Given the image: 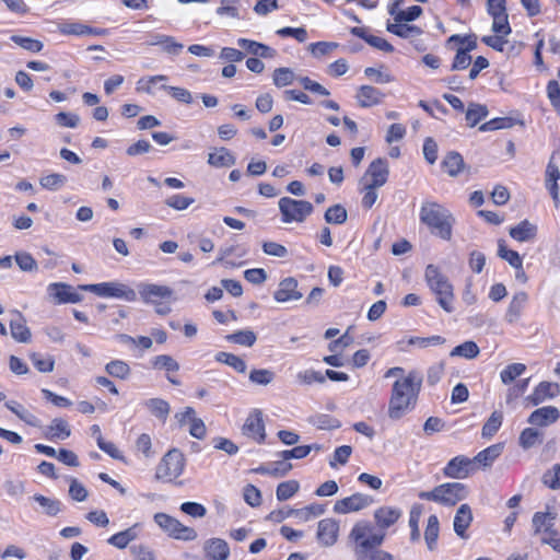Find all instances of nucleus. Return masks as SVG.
I'll return each mask as SVG.
<instances>
[{"label":"nucleus","mask_w":560,"mask_h":560,"mask_svg":"<svg viewBox=\"0 0 560 560\" xmlns=\"http://www.w3.org/2000/svg\"><path fill=\"white\" fill-rule=\"evenodd\" d=\"M421 383L422 377L416 371L395 381L388 404L390 419L398 420L415 407Z\"/></svg>","instance_id":"f257e3e1"},{"label":"nucleus","mask_w":560,"mask_h":560,"mask_svg":"<svg viewBox=\"0 0 560 560\" xmlns=\"http://www.w3.org/2000/svg\"><path fill=\"white\" fill-rule=\"evenodd\" d=\"M419 218L433 235L444 241L452 238L455 219L444 206L433 201H425L420 208Z\"/></svg>","instance_id":"f03ea898"},{"label":"nucleus","mask_w":560,"mask_h":560,"mask_svg":"<svg viewBox=\"0 0 560 560\" xmlns=\"http://www.w3.org/2000/svg\"><path fill=\"white\" fill-rule=\"evenodd\" d=\"M349 539L353 542L355 557L364 556L365 552L378 548L383 544L385 532L378 530L366 521H360L353 525Z\"/></svg>","instance_id":"7ed1b4c3"},{"label":"nucleus","mask_w":560,"mask_h":560,"mask_svg":"<svg viewBox=\"0 0 560 560\" xmlns=\"http://www.w3.org/2000/svg\"><path fill=\"white\" fill-rule=\"evenodd\" d=\"M425 281L432 292L436 295L439 305L447 313L454 311L453 285L435 265H428L424 272Z\"/></svg>","instance_id":"20e7f679"},{"label":"nucleus","mask_w":560,"mask_h":560,"mask_svg":"<svg viewBox=\"0 0 560 560\" xmlns=\"http://www.w3.org/2000/svg\"><path fill=\"white\" fill-rule=\"evenodd\" d=\"M186 458L182 451H167L155 467L154 478L158 481L173 483L184 474Z\"/></svg>","instance_id":"39448f33"},{"label":"nucleus","mask_w":560,"mask_h":560,"mask_svg":"<svg viewBox=\"0 0 560 560\" xmlns=\"http://www.w3.org/2000/svg\"><path fill=\"white\" fill-rule=\"evenodd\" d=\"M468 494L467 487L460 482H446L435 487L431 491H422L419 498L422 500L433 501L443 505H455L464 500Z\"/></svg>","instance_id":"423d86ee"},{"label":"nucleus","mask_w":560,"mask_h":560,"mask_svg":"<svg viewBox=\"0 0 560 560\" xmlns=\"http://www.w3.org/2000/svg\"><path fill=\"white\" fill-rule=\"evenodd\" d=\"M78 289L92 292L101 298H115L127 302H135L137 300V292L129 285L118 281L81 284Z\"/></svg>","instance_id":"0eeeda50"},{"label":"nucleus","mask_w":560,"mask_h":560,"mask_svg":"<svg viewBox=\"0 0 560 560\" xmlns=\"http://www.w3.org/2000/svg\"><path fill=\"white\" fill-rule=\"evenodd\" d=\"M281 221L283 223H302L313 213L314 207L310 201L282 197L278 201Z\"/></svg>","instance_id":"6e6552de"},{"label":"nucleus","mask_w":560,"mask_h":560,"mask_svg":"<svg viewBox=\"0 0 560 560\" xmlns=\"http://www.w3.org/2000/svg\"><path fill=\"white\" fill-rule=\"evenodd\" d=\"M154 522L162 530L174 539L191 541L198 536L197 532L192 527L182 524L177 518L166 513H156L154 515Z\"/></svg>","instance_id":"1a4fd4ad"},{"label":"nucleus","mask_w":560,"mask_h":560,"mask_svg":"<svg viewBox=\"0 0 560 560\" xmlns=\"http://www.w3.org/2000/svg\"><path fill=\"white\" fill-rule=\"evenodd\" d=\"M137 289L145 304L154 305L161 301H174L173 290L167 285L141 282L137 285Z\"/></svg>","instance_id":"9d476101"},{"label":"nucleus","mask_w":560,"mask_h":560,"mask_svg":"<svg viewBox=\"0 0 560 560\" xmlns=\"http://www.w3.org/2000/svg\"><path fill=\"white\" fill-rule=\"evenodd\" d=\"M47 293L56 304L80 303L83 299L77 290L63 282L48 284Z\"/></svg>","instance_id":"9b49d317"},{"label":"nucleus","mask_w":560,"mask_h":560,"mask_svg":"<svg viewBox=\"0 0 560 560\" xmlns=\"http://www.w3.org/2000/svg\"><path fill=\"white\" fill-rule=\"evenodd\" d=\"M242 433L257 443H262L265 441L266 432L261 410L254 409L248 415L242 427Z\"/></svg>","instance_id":"f8f14e48"},{"label":"nucleus","mask_w":560,"mask_h":560,"mask_svg":"<svg viewBox=\"0 0 560 560\" xmlns=\"http://www.w3.org/2000/svg\"><path fill=\"white\" fill-rule=\"evenodd\" d=\"M373 503L372 497L363 493H354L350 497L336 501L334 512L338 514H348L359 512Z\"/></svg>","instance_id":"ddd939ff"},{"label":"nucleus","mask_w":560,"mask_h":560,"mask_svg":"<svg viewBox=\"0 0 560 560\" xmlns=\"http://www.w3.org/2000/svg\"><path fill=\"white\" fill-rule=\"evenodd\" d=\"M475 466L474 460L459 455L452 458L443 469V474L453 479H463L474 472Z\"/></svg>","instance_id":"4468645a"},{"label":"nucleus","mask_w":560,"mask_h":560,"mask_svg":"<svg viewBox=\"0 0 560 560\" xmlns=\"http://www.w3.org/2000/svg\"><path fill=\"white\" fill-rule=\"evenodd\" d=\"M339 537V522L328 517L320 520L317 525L316 538L324 547L335 545Z\"/></svg>","instance_id":"2eb2a0df"},{"label":"nucleus","mask_w":560,"mask_h":560,"mask_svg":"<svg viewBox=\"0 0 560 560\" xmlns=\"http://www.w3.org/2000/svg\"><path fill=\"white\" fill-rule=\"evenodd\" d=\"M302 298L303 293L299 291L298 280L293 277L282 279L273 293V299L279 303L299 301Z\"/></svg>","instance_id":"dca6fc26"},{"label":"nucleus","mask_w":560,"mask_h":560,"mask_svg":"<svg viewBox=\"0 0 560 560\" xmlns=\"http://www.w3.org/2000/svg\"><path fill=\"white\" fill-rule=\"evenodd\" d=\"M59 31L61 34L68 36H106L109 34L108 28L93 27L81 22L62 23Z\"/></svg>","instance_id":"f3484780"},{"label":"nucleus","mask_w":560,"mask_h":560,"mask_svg":"<svg viewBox=\"0 0 560 560\" xmlns=\"http://www.w3.org/2000/svg\"><path fill=\"white\" fill-rule=\"evenodd\" d=\"M528 300L529 295L525 291H518L513 294L504 314V319L508 324L513 325L520 322Z\"/></svg>","instance_id":"a211bd4d"},{"label":"nucleus","mask_w":560,"mask_h":560,"mask_svg":"<svg viewBox=\"0 0 560 560\" xmlns=\"http://www.w3.org/2000/svg\"><path fill=\"white\" fill-rule=\"evenodd\" d=\"M350 33L355 37L363 39L371 47L381 51L393 52L395 50L394 46L389 42L383 37L371 34L368 27L353 26L350 28Z\"/></svg>","instance_id":"6ab92c4d"},{"label":"nucleus","mask_w":560,"mask_h":560,"mask_svg":"<svg viewBox=\"0 0 560 560\" xmlns=\"http://www.w3.org/2000/svg\"><path fill=\"white\" fill-rule=\"evenodd\" d=\"M388 174L389 170L386 160L376 159L370 164L365 177L370 180L368 184L380 188L386 184Z\"/></svg>","instance_id":"aec40b11"},{"label":"nucleus","mask_w":560,"mask_h":560,"mask_svg":"<svg viewBox=\"0 0 560 560\" xmlns=\"http://www.w3.org/2000/svg\"><path fill=\"white\" fill-rule=\"evenodd\" d=\"M203 553L208 560H228L230 557L229 544L221 538H209L203 542Z\"/></svg>","instance_id":"412c9836"},{"label":"nucleus","mask_w":560,"mask_h":560,"mask_svg":"<svg viewBox=\"0 0 560 560\" xmlns=\"http://www.w3.org/2000/svg\"><path fill=\"white\" fill-rule=\"evenodd\" d=\"M472 518H474L472 511L468 504H462L457 509L455 516H454V521H453V527H454L455 534L459 538H462V539L468 538V535L466 532L469 528V526L471 525Z\"/></svg>","instance_id":"4be33fe9"},{"label":"nucleus","mask_w":560,"mask_h":560,"mask_svg":"<svg viewBox=\"0 0 560 560\" xmlns=\"http://www.w3.org/2000/svg\"><path fill=\"white\" fill-rule=\"evenodd\" d=\"M560 393V386L553 382H540L534 389L533 394L528 396V400L533 405H539L547 399L555 398Z\"/></svg>","instance_id":"5701e85b"},{"label":"nucleus","mask_w":560,"mask_h":560,"mask_svg":"<svg viewBox=\"0 0 560 560\" xmlns=\"http://www.w3.org/2000/svg\"><path fill=\"white\" fill-rule=\"evenodd\" d=\"M355 97L361 107H372L383 102L384 93L372 85H361Z\"/></svg>","instance_id":"b1692460"},{"label":"nucleus","mask_w":560,"mask_h":560,"mask_svg":"<svg viewBox=\"0 0 560 560\" xmlns=\"http://www.w3.org/2000/svg\"><path fill=\"white\" fill-rule=\"evenodd\" d=\"M400 516L401 511L393 506H382L374 512L377 529L382 532L394 525Z\"/></svg>","instance_id":"393cba45"},{"label":"nucleus","mask_w":560,"mask_h":560,"mask_svg":"<svg viewBox=\"0 0 560 560\" xmlns=\"http://www.w3.org/2000/svg\"><path fill=\"white\" fill-rule=\"evenodd\" d=\"M560 417L559 410L553 406H546L533 411L528 422L534 425L546 427L556 422Z\"/></svg>","instance_id":"a878e982"},{"label":"nucleus","mask_w":560,"mask_h":560,"mask_svg":"<svg viewBox=\"0 0 560 560\" xmlns=\"http://www.w3.org/2000/svg\"><path fill=\"white\" fill-rule=\"evenodd\" d=\"M71 435V428L67 420L55 418L45 430V438L50 441H63Z\"/></svg>","instance_id":"bb28decb"},{"label":"nucleus","mask_w":560,"mask_h":560,"mask_svg":"<svg viewBox=\"0 0 560 560\" xmlns=\"http://www.w3.org/2000/svg\"><path fill=\"white\" fill-rule=\"evenodd\" d=\"M555 155H552L549 160V163L546 167V178L545 185L548 189L552 200L556 205L559 203V189H558V180L560 179V170L553 163Z\"/></svg>","instance_id":"cd10ccee"},{"label":"nucleus","mask_w":560,"mask_h":560,"mask_svg":"<svg viewBox=\"0 0 560 560\" xmlns=\"http://www.w3.org/2000/svg\"><path fill=\"white\" fill-rule=\"evenodd\" d=\"M520 125L524 126L523 119L517 116H505V117H495L490 119L489 121L481 125L480 130L483 131H493V130H500V129H510L514 126Z\"/></svg>","instance_id":"c85d7f7f"},{"label":"nucleus","mask_w":560,"mask_h":560,"mask_svg":"<svg viewBox=\"0 0 560 560\" xmlns=\"http://www.w3.org/2000/svg\"><path fill=\"white\" fill-rule=\"evenodd\" d=\"M5 407L12 411L20 420L25 422L27 425L39 428L42 425L40 419L33 412L27 410L23 405L15 400H9L5 402Z\"/></svg>","instance_id":"c756f323"},{"label":"nucleus","mask_w":560,"mask_h":560,"mask_svg":"<svg viewBox=\"0 0 560 560\" xmlns=\"http://www.w3.org/2000/svg\"><path fill=\"white\" fill-rule=\"evenodd\" d=\"M387 32L400 37L410 38L420 36L423 31L420 26L408 24L407 22H395L386 24Z\"/></svg>","instance_id":"7c9ffc66"},{"label":"nucleus","mask_w":560,"mask_h":560,"mask_svg":"<svg viewBox=\"0 0 560 560\" xmlns=\"http://www.w3.org/2000/svg\"><path fill=\"white\" fill-rule=\"evenodd\" d=\"M15 318L10 322L11 336L19 342H28L31 340V331L26 326L25 319L20 312H14Z\"/></svg>","instance_id":"2f4dec72"},{"label":"nucleus","mask_w":560,"mask_h":560,"mask_svg":"<svg viewBox=\"0 0 560 560\" xmlns=\"http://www.w3.org/2000/svg\"><path fill=\"white\" fill-rule=\"evenodd\" d=\"M208 163L213 167H230L234 165V155L223 147L214 148L208 155Z\"/></svg>","instance_id":"473e14b6"},{"label":"nucleus","mask_w":560,"mask_h":560,"mask_svg":"<svg viewBox=\"0 0 560 560\" xmlns=\"http://www.w3.org/2000/svg\"><path fill=\"white\" fill-rule=\"evenodd\" d=\"M138 536H139V525L135 524L125 530L114 534L113 536H110L108 538L107 541L109 545H112L116 548L124 549L129 545V542L137 539Z\"/></svg>","instance_id":"72a5a7b5"},{"label":"nucleus","mask_w":560,"mask_h":560,"mask_svg":"<svg viewBox=\"0 0 560 560\" xmlns=\"http://www.w3.org/2000/svg\"><path fill=\"white\" fill-rule=\"evenodd\" d=\"M557 514L553 512H536L533 516V527L535 534H544L553 529V522Z\"/></svg>","instance_id":"f704fd0d"},{"label":"nucleus","mask_w":560,"mask_h":560,"mask_svg":"<svg viewBox=\"0 0 560 560\" xmlns=\"http://www.w3.org/2000/svg\"><path fill=\"white\" fill-rule=\"evenodd\" d=\"M292 469V465L283 458L275 460L267 465L259 466L255 469L256 472L268 475L272 477H283Z\"/></svg>","instance_id":"c9c22d12"},{"label":"nucleus","mask_w":560,"mask_h":560,"mask_svg":"<svg viewBox=\"0 0 560 560\" xmlns=\"http://www.w3.org/2000/svg\"><path fill=\"white\" fill-rule=\"evenodd\" d=\"M440 534V522L436 515L428 517L427 527L424 530V541L430 551L438 548V539Z\"/></svg>","instance_id":"e433bc0d"},{"label":"nucleus","mask_w":560,"mask_h":560,"mask_svg":"<svg viewBox=\"0 0 560 560\" xmlns=\"http://www.w3.org/2000/svg\"><path fill=\"white\" fill-rule=\"evenodd\" d=\"M537 229L529 221L524 220L510 229V236L517 242H528L536 236Z\"/></svg>","instance_id":"4c0bfd02"},{"label":"nucleus","mask_w":560,"mask_h":560,"mask_svg":"<svg viewBox=\"0 0 560 560\" xmlns=\"http://www.w3.org/2000/svg\"><path fill=\"white\" fill-rule=\"evenodd\" d=\"M144 407L151 415L158 419L165 421L170 415L171 406L162 398H150L143 402Z\"/></svg>","instance_id":"58836bf2"},{"label":"nucleus","mask_w":560,"mask_h":560,"mask_svg":"<svg viewBox=\"0 0 560 560\" xmlns=\"http://www.w3.org/2000/svg\"><path fill=\"white\" fill-rule=\"evenodd\" d=\"M502 450V444H493L482 450L472 458L474 465L477 463L482 467L491 466L492 463L501 455Z\"/></svg>","instance_id":"ea45409f"},{"label":"nucleus","mask_w":560,"mask_h":560,"mask_svg":"<svg viewBox=\"0 0 560 560\" xmlns=\"http://www.w3.org/2000/svg\"><path fill=\"white\" fill-rule=\"evenodd\" d=\"M237 44L241 48L245 49L254 56H259L262 58H268L272 56V49L265 44L247 38H240L237 40Z\"/></svg>","instance_id":"a19ab883"},{"label":"nucleus","mask_w":560,"mask_h":560,"mask_svg":"<svg viewBox=\"0 0 560 560\" xmlns=\"http://www.w3.org/2000/svg\"><path fill=\"white\" fill-rule=\"evenodd\" d=\"M33 500L39 504L43 513L47 516H56L61 512V502L58 499L35 494Z\"/></svg>","instance_id":"79ce46f5"},{"label":"nucleus","mask_w":560,"mask_h":560,"mask_svg":"<svg viewBox=\"0 0 560 560\" xmlns=\"http://www.w3.org/2000/svg\"><path fill=\"white\" fill-rule=\"evenodd\" d=\"M215 360L220 363H224V364L231 366L238 373L246 372V369H247L246 362L241 357L235 355L233 353H229V352H224V351L218 352L215 354Z\"/></svg>","instance_id":"37998d69"},{"label":"nucleus","mask_w":560,"mask_h":560,"mask_svg":"<svg viewBox=\"0 0 560 560\" xmlns=\"http://www.w3.org/2000/svg\"><path fill=\"white\" fill-rule=\"evenodd\" d=\"M442 166L448 175L456 176L460 173V171L464 167V160L459 153L450 152L445 156Z\"/></svg>","instance_id":"c03bdc74"},{"label":"nucleus","mask_w":560,"mask_h":560,"mask_svg":"<svg viewBox=\"0 0 560 560\" xmlns=\"http://www.w3.org/2000/svg\"><path fill=\"white\" fill-rule=\"evenodd\" d=\"M30 359L37 371L42 373H49L54 371L55 359L52 355L32 352L30 354Z\"/></svg>","instance_id":"a18cd8bd"},{"label":"nucleus","mask_w":560,"mask_h":560,"mask_svg":"<svg viewBox=\"0 0 560 560\" xmlns=\"http://www.w3.org/2000/svg\"><path fill=\"white\" fill-rule=\"evenodd\" d=\"M325 509L322 504L313 503L302 509H294V517L300 522H308L324 514Z\"/></svg>","instance_id":"49530a36"},{"label":"nucleus","mask_w":560,"mask_h":560,"mask_svg":"<svg viewBox=\"0 0 560 560\" xmlns=\"http://www.w3.org/2000/svg\"><path fill=\"white\" fill-rule=\"evenodd\" d=\"M105 371L113 377L126 380L130 375V366L122 360H113L105 365Z\"/></svg>","instance_id":"de8ad7c7"},{"label":"nucleus","mask_w":560,"mask_h":560,"mask_svg":"<svg viewBox=\"0 0 560 560\" xmlns=\"http://www.w3.org/2000/svg\"><path fill=\"white\" fill-rule=\"evenodd\" d=\"M225 339L236 345L252 347L256 342L257 337L253 330L244 329L225 336Z\"/></svg>","instance_id":"09e8293b"},{"label":"nucleus","mask_w":560,"mask_h":560,"mask_svg":"<svg viewBox=\"0 0 560 560\" xmlns=\"http://www.w3.org/2000/svg\"><path fill=\"white\" fill-rule=\"evenodd\" d=\"M479 347L475 341H465L451 351V357H462L468 360L475 359L479 354Z\"/></svg>","instance_id":"8fccbe9b"},{"label":"nucleus","mask_w":560,"mask_h":560,"mask_svg":"<svg viewBox=\"0 0 560 560\" xmlns=\"http://www.w3.org/2000/svg\"><path fill=\"white\" fill-rule=\"evenodd\" d=\"M503 415L502 412L494 411L491 413L489 419L482 427L481 435L486 439H491L502 425Z\"/></svg>","instance_id":"3c124183"},{"label":"nucleus","mask_w":560,"mask_h":560,"mask_svg":"<svg viewBox=\"0 0 560 560\" xmlns=\"http://www.w3.org/2000/svg\"><path fill=\"white\" fill-rule=\"evenodd\" d=\"M166 79H167V77L163 75V74L142 77L137 82L136 91L138 93L152 94L154 91L155 84L159 82L165 81Z\"/></svg>","instance_id":"603ef678"},{"label":"nucleus","mask_w":560,"mask_h":560,"mask_svg":"<svg viewBox=\"0 0 560 560\" xmlns=\"http://www.w3.org/2000/svg\"><path fill=\"white\" fill-rule=\"evenodd\" d=\"M526 371V365L523 363H512L506 365L500 372V378L503 384L512 383L516 377L521 376Z\"/></svg>","instance_id":"864d4df0"},{"label":"nucleus","mask_w":560,"mask_h":560,"mask_svg":"<svg viewBox=\"0 0 560 560\" xmlns=\"http://www.w3.org/2000/svg\"><path fill=\"white\" fill-rule=\"evenodd\" d=\"M296 382L300 385H312L314 383L324 384L326 378L320 372L308 369L298 372Z\"/></svg>","instance_id":"5fc2aeb1"},{"label":"nucleus","mask_w":560,"mask_h":560,"mask_svg":"<svg viewBox=\"0 0 560 560\" xmlns=\"http://www.w3.org/2000/svg\"><path fill=\"white\" fill-rule=\"evenodd\" d=\"M300 489L296 480H288L278 485L276 495L279 501H285L292 498Z\"/></svg>","instance_id":"6e6d98bb"},{"label":"nucleus","mask_w":560,"mask_h":560,"mask_svg":"<svg viewBox=\"0 0 560 560\" xmlns=\"http://www.w3.org/2000/svg\"><path fill=\"white\" fill-rule=\"evenodd\" d=\"M67 183V176L58 173L42 176L39 184L43 188L48 190H58Z\"/></svg>","instance_id":"4d7b16f0"},{"label":"nucleus","mask_w":560,"mask_h":560,"mask_svg":"<svg viewBox=\"0 0 560 560\" xmlns=\"http://www.w3.org/2000/svg\"><path fill=\"white\" fill-rule=\"evenodd\" d=\"M547 97L552 109L560 116V84L557 80H550L546 86Z\"/></svg>","instance_id":"13d9d810"},{"label":"nucleus","mask_w":560,"mask_h":560,"mask_svg":"<svg viewBox=\"0 0 560 560\" xmlns=\"http://www.w3.org/2000/svg\"><path fill=\"white\" fill-rule=\"evenodd\" d=\"M11 40L21 48L28 50L31 52H39L44 47L40 40L32 37L13 35L11 36Z\"/></svg>","instance_id":"bf43d9fd"},{"label":"nucleus","mask_w":560,"mask_h":560,"mask_svg":"<svg viewBox=\"0 0 560 560\" xmlns=\"http://www.w3.org/2000/svg\"><path fill=\"white\" fill-rule=\"evenodd\" d=\"M339 47V44L336 42H316L312 43L308 47L311 54L315 58H320L329 55L335 49Z\"/></svg>","instance_id":"052dcab7"},{"label":"nucleus","mask_w":560,"mask_h":560,"mask_svg":"<svg viewBox=\"0 0 560 560\" xmlns=\"http://www.w3.org/2000/svg\"><path fill=\"white\" fill-rule=\"evenodd\" d=\"M488 114L487 107L483 105L472 104L466 112V121L474 127L479 124Z\"/></svg>","instance_id":"680f3d73"},{"label":"nucleus","mask_w":560,"mask_h":560,"mask_svg":"<svg viewBox=\"0 0 560 560\" xmlns=\"http://www.w3.org/2000/svg\"><path fill=\"white\" fill-rule=\"evenodd\" d=\"M152 365L154 369L165 370L167 372H177L179 364L168 354H160L153 358Z\"/></svg>","instance_id":"e2e57ef3"},{"label":"nucleus","mask_w":560,"mask_h":560,"mask_svg":"<svg viewBox=\"0 0 560 560\" xmlns=\"http://www.w3.org/2000/svg\"><path fill=\"white\" fill-rule=\"evenodd\" d=\"M498 255L500 258L508 261L512 267H521L523 264L520 254L513 249L506 248L503 242L499 243Z\"/></svg>","instance_id":"0e129e2a"},{"label":"nucleus","mask_w":560,"mask_h":560,"mask_svg":"<svg viewBox=\"0 0 560 560\" xmlns=\"http://www.w3.org/2000/svg\"><path fill=\"white\" fill-rule=\"evenodd\" d=\"M325 220L327 223L341 224L347 220V211L342 206L335 205L326 210Z\"/></svg>","instance_id":"69168bd1"},{"label":"nucleus","mask_w":560,"mask_h":560,"mask_svg":"<svg viewBox=\"0 0 560 560\" xmlns=\"http://www.w3.org/2000/svg\"><path fill=\"white\" fill-rule=\"evenodd\" d=\"M275 378V373L268 369H256L249 373V381L257 385H268Z\"/></svg>","instance_id":"338daca9"},{"label":"nucleus","mask_w":560,"mask_h":560,"mask_svg":"<svg viewBox=\"0 0 560 560\" xmlns=\"http://www.w3.org/2000/svg\"><path fill=\"white\" fill-rule=\"evenodd\" d=\"M542 482L550 489H560V464L553 465L544 474Z\"/></svg>","instance_id":"774afa93"}]
</instances>
